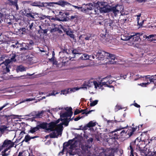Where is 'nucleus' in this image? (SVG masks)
I'll return each mask as SVG.
<instances>
[{"mask_svg": "<svg viewBox=\"0 0 156 156\" xmlns=\"http://www.w3.org/2000/svg\"><path fill=\"white\" fill-rule=\"evenodd\" d=\"M15 143L12 141L11 140L8 139L5 140L3 142L2 145L1 146L2 148L5 147H7L2 151V156H8L9 155L10 151H9L8 153H6V152L10 149L11 148L13 147Z\"/></svg>", "mask_w": 156, "mask_h": 156, "instance_id": "obj_1", "label": "nucleus"}, {"mask_svg": "<svg viewBox=\"0 0 156 156\" xmlns=\"http://www.w3.org/2000/svg\"><path fill=\"white\" fill-rule=\"evenodd\" d=\"M96 5L98 6L99 12L101 13L109 12L110 6L105 5V3L101 2H98Z\"/></svg>", "mask_w": 156, "mask_h": 156, "instance_id": "obj_2", "label": "nucleus"}, {"mask_svg": "<svg viewBox=\"0 0 156 156\" xmlns=\"http://www.w3.org/2000/svg\"><path fill=\"white\" fill-rule=\"evenodd\" d=\"M63 122L57 124V127L55 129V130L58 133V135H62V132L63 130V125L66 126H67L68 125L69 120L67 118L63 119Z\"/></svg>", "mask_w": 156, "mask_h": 156, "instance_id": "obj_3", "label": "nucleus"}, {"mask_svg": "<svg viewBox=\"0 0 156 156\" xmlns=\"http://www.w3.org/2000/svg\"><path fill=\"white\" fill-rule=\"evenodd\" d=\"M46 128V124L44 122H42L38 124H37L36 127H31L30 130L28 131V133L34 134L36 132L39 131L40 129H44Z\"/></svg>", "mask_w": 156, "mask_h": 156, "instance_id": "obj_4", "label": "nucleus"}, {"mask_svg": "<svg viewBox=\"0 0 156 156\" xmlns=\"http://www.w3.org/2000/svg\"><path fill=\"white\" fill-rule=\"evenodd\" d=\"M96 5V3L92 4L91 3H89L86 5H83L82 12L88 14L93 8L95 7Z\"/></svg>", "mask_w": 156, "mask_h": 156, "instance_id": "obj_5", "label": "nucleus"}, {"mask_svg": "<svg viewBox=\"0 0 156 156\" xmlns=\"http://www.w3.org/2000/svg\"><path fill=\"white\" fill-rule=\"evenodd\" d=\"M134 34L131 35V39L134 41H140L143 38L145 37V34L141 33H134Z\"/></svg>", "mask_w": 156, "mask_h": 156, "instance_id": "obj_6", "label": "nucleus"}, {"mask_svg": "<svg viewBox=\"0 0 156 156\" xmlns=\"http://www.w3.org/2000/svg\"><path fill=\"white\" fill-rule=\"evenodd\" d=\"M109 12H112L115 16L120 11H122L123 9L122 5L117 4L114 6L109 7Z\"/></svg>", "mask_w": 156, "mask_h": 156, "instance_id": "obj_7", "label": "nucleus"}, {"mask_svg": "<svg viewBox=\"0 0 156 156\" xmlns=\"http://www.w3.org/2000/svg\"><path fill=\"white\" fill-rule=\"evenodd\" d=\"M107 52L101 50H99L96 52L95 57L98 60H101L102 58L104 59L105 56H107Z\"/></svg>", "mask_w": 156, "mask_h": 156, "instance_id": "obj_8", "label": "nucleus"}, {"mask_svg": "<svg viewBox=\"0 0 156 156\" xmlns=\"http://www.w3.org/2000/svg\"><path fill=\"white\" fill-rule=\"evenodd\" d=\"M52 28L51 29L50 31L51 33H54L57 31L59 34H62V31L60 29V27L59 25H58L55 23H52L51 25Z\"/></svg>", "mask_w": 156, "mask_h": 156, "instance_id": "obj_9", "label": "nucleus"}, {"mask_svg": "<svg viewBox=\"0 0 156 156\" xmlns=\"http://www.w3.org/2000/svg\"><path fill=\"white\" fill-rule=\"evenodd\" d=\"M136 139L133 141L131 142L130 144L129 147H128V150H130L131 155L132 156H136L137 154L136 153H133L134 148H135L136 145Z\"/></svg>", "mask_w": 156, "mask_h": 156, "instance_id": "obj_10", "label": "nucleus"}, {"mask_svg": "<svg viewBox=\"0 0 156 156\" xmlns=\"http://www.w3.org/2000/svg\"><path fill=\"white\" fill-rule=\"evenodd\" d=\"M44 122L46 124L47 127L45 129H45L47 130H50L51 131H53L54 130L56 131L55 130V129H54V128L56 126L57 127V125H56L55 124L54 122H51L48 124L46 122Z\"/></svg>", "mask_w": 156, "mask_h": 156, "instance_id": "obj_11", "label": "nucleus"}, {"mask_svg": "<svg viewBox=\"0 0 156 156\" xmlns=\"http://www.w3.org/2000/svg\"><path fill=\"white\" fill-rule=\"evenodd\" d=\"M80 40L83 41L82 43H84L83 42V40L84 39L85 40H89L92 39L91 34H84L80 35L79 37Z\"/></svg>", "mask_w": 156, "mask_h": 156, "instance_id": "obj_12", "label": "nucleus"}, {"mask_svg": "<svg viewBox=\"0 0 156 156\" xmlns=\"http://www.w3.org/2000/svg\"><path fill=\"white\" fill-rule=\"evenodd\" d=\"M22 47L20 48V51L26 50H31L32 48V44L30 43L29 44L23 43H22Z\"/></svg>", "mask_w": 156, "mask_h": 156, "instance_id": "obj_13", "label": "nucleus"}, {"mask_svg": "<svg viewBox=\"0 0 156 156\" xmlns=\"http://www.w3.org/2000/svg\"><path fill=\"white\" fill-rule=\"evenodd\" d=\"M93 139L92 138H89L86 141V144L85 145V149L86 150H88V149H90L92 146V142H93Z\"/></svg>", "mask_w": 156, "mask_h": 156, "instance_id": "obj_14", "label": "nucleus"}, {"mask_svg": "<svg viewBox=\"0 0 156 156\" xmlns=\"http://www.w3.org/2000/svg\"><path fill=\"white\" fill-rule=\"evenodd\" d=\"M92 85V82H90L89 81H85L83 84L82 85L81 87H79L80 89H87V87L88 88L91 87Z\"/></svg>", "mask_w": 156, "mask_h": 156, "instance_id": "obj_15", "label": "nucleus"}, {"mask_svg": "<svg viewBox=\"0 0 156 156\" xmlns=\"http://www.w3.org/2000/svg\"><path fill=\"white\" fill-rule=\"evenodd\" d=\"M55 4L59 5L62 7H64L65 5H71V4L64 0H60L58 2H55Z\"/></svg>", "mask_w": 156, "mask_h": 156, "instance_id": "obj_16", "label": "nucleus"}, {"mask_svg": "<svg viewBox=\"0 0 156 156\" xmlns=\"http://www.w3.org/2000/svg\"><path fill=\"white\" fill-rule=\"evenodd\" d=\"M100 39L102 42H105L109 41V39H108L107 37L108 35L106 33L105 34L101 33L100 34Z\"/></svg>", "mask_w": 156, "mask_h": 156, "instance_id": "obj_17", "label": "nucleus"}, {"mask_svg": "<svg viewBox=\"0 0 156 156\" xmlns=\"http://www.w3.org/2000/svg\"><path fill=\"white\" fill-rule=\"evenodd\" d=\"M27 69V67H25L22 65L18 66L16 68V70L17 73L25 71Z\"/></svg>", "mask_w": 156, "mask_h": 156, "instance_id": "obj_18", "label": "nucleus"}, {"mask_svg": "<svg viewBox=\"0 0 156 156\" xmlns=\"http://www.w3.org/2000/svg\"><path fill=\"white\" fill-rule=\"evenodd\" d=\"M99 10L98 8V6L96 5L95 7H94L89 12L90 14H98L99 13Z\"/></svg>", "mask_w": 156, "mask_h": 156, "instance_id": "obj_19", "label": "nucleus"}, {"mask_svg": "<svg viewBox=\"0 0 156 156\" xmlns=\"http://www.w3.org/2000/svg\"><path fill=\"white\" fill-rule=\"evenodd\" d=\"M145 37L146 39H147L148 41H152L156 40V35L155 34H151L148 36L145 35Z\"/></svg>", "mask_w": 156, "mask_h": 156, "instance_id": "obj_20", "label": "nucleus"}, {"mask_svg": "<svg viewBox=\"0 0 156 156\" xmlns=\"http://www.w3.org/2000/svg\"><path fill=\"white\" fill-rule=\"evenodd\" d=\"M74 142V139L72 140H69L68 142H64L63 145V147L64 149H67L68 147L69 146V145L73 142Z\"/></svg>", "mask_w": 156, "mask_h": 156, "instance_id": "obj_21", "label": "nucleus"}, {"mask_svg": "<svg viewBox=\"0 0 156 156\" xmlns=\"http://www.w3.org/2000/svg\"><path fill=\"white\" fill-rule=\"evenodd\" d=\"M107 57H106V58L109 59L110 62H111L112 60L114 61L115 59V55H114L110 54L109 53L107 52Z\"/></svg>", "mask_w": 156, "mask_h": 156, "instance_id": "obj_22", "label": "nucleus"}, {"mask_svg": "<svg viewBox=\"0 0 156 156\" xmlns=\"http://www.w3.org/2000/svg\"><path fill=\"white\" fill-rule=\"evenodd\" d=\"M112 133L113 134V136L111 138H109L107 140V142H108V143H110L109 142L112 141V139L116 140L118 139V136H119V135L115 133L114 131L112 132Z\"/></svg>", "mask_w": 156, "mask_h": 156, "instance_id": "obj_23", "label": "nucleus"}, {"mask_svg": "<svg viewBox=\"0 0 156 156\" xmlns=\"http://www.w3.org/2000/svg\"><path fill=\"white\" fill-rule=\"evenodd\" d=\"M80 47H78L77 48L73 49L72 50V53L74 55L81 54Z\"/></svg>", "mask_w": 156, "mask_h": 156, "instance_id": "obj_24", "label": "nucleus"}, {"mask_svg": "<svg viewBox=\"0 0 156 156\" xmlns=\"http://www.w3.org/2000/svg\"><path fill=\"white\" fill-rule=\"evenodd\" d=\"M65 109L67 111L66 112L67 113V114H68L69 117H71L73 114L72 108L71 107H66Z\"/></svg>", "mask_w": 156, "mask_h": 156, "instance_id": "obj_25", "label": "nucleus"}, {"mask_svg": "<svg viewBox=\"0 0 156 156\" xmlns=\"http://www.w3.org/2000/svg\"><path fill=\"white\" fill-rule=\"evenodd\" d=\"M64 14L62 12H60L59 15H58L59 18H58V20L61 21H66V18L64 17H62V16Z\"/></svg>", "mask_w": 156, "mask_h": 156, "instance_id": "obj_26", "label": "nucleus"}, {"mask_svg": "<svg viewBox=\"0 0 156 156\" xmlns=\"http://www.w3.org/2000/svg\"><path fill=\"white\" fill-rule=\"evenodd\" d=\"M10 60L12 62H15L16 61V59L15 58L17 56V55H16L15 53H12V54L10 55Z\"/></svg>", "mask_w": 156, "mask_h": 156, "instance_id": "obj_27", "label": "nucleus"}, {"mask_svg": "<svg viewBox=\"0 0 156 156\" xmlns=\"http://www.w3.org/2000/svg\"><path fill=\"white\" fill-rule=\"evenodd\" d=\"M59 135H58V133L57 132L56 133L54 131L51 133L49 134V136L51 138H57L58 136Z\"/></svg>", "mask_w": 156, "mask_h": 156, "instance_id": "obj_28", "label": "nucleus"}, {"mask_svg": "<svg viewBox=\"0 0 156 156\" xmlns=\"http://www.w3.org/2000/svg\"><path fill=\"white\" fill-rule=\"evenodd\" d=\"M126 34L121 35V40L123 41H127L131 39L130 36H126Z\"/></svg>", "mask_w": 156, "mask_h": 156, "instance_id": "obj_29", "label": "nucleus"}, {"mask_svg": "<svg viewBox=\"0 0 156 156\" xmlns=\"http://www.w3.org/2000/svg\"><path fill=\"white\" fill-rule=\"evenodd\" d=\"M143 145V144L140 145L139 144V143L137 144L136 147V149L140 151H143L144 150V148L145 147L144 146H142Z\"/></svg>", "mask_w": 156, "mask_h": 156, "instance_id": "obj_30", "label": "nucleus"}, {"mask_svg": "<svg viewBox=\"0 0 156 156\" xmlns=\"http://www.w3.org/2000/svg\"><path fill=\"white\" fill-rule=\"evenodd\" d=\"M96 122H93L92 121H90L87 124V126L88 128L94 127L96 126Z\"/></svg>", "mask_w": 156, "mask_h": 156, "instance_id": "obj_31", "label": "nucleus"}, {"mask_svg": "<svg viewBox=\"0 0 156 156\" xmlns=\"http://www.w3.org/2000/svg\"><path fill=\"white\" fill-rule=\"evenodd\" d=\"M69 93H70L72 92H74L78 90H79V88L78 87H74L73 88H68Z\"/></svg>", "mask_w": 156, "mask_h": 156, "instance_id": "obj_32", "label": "nucleus"}, {"mask_svg": "<svg viewBox=\"0 0 156 156\" xmlns=\"http://www.w3.org/2000/svg\"><path fill=\"white\" fill-rule=\"evenodd\" d=\"M12 62L10 59H8L6 60L5 62H3L2 64L1 65H4L5 66H8V65L11 62Z\"/></svg>", "mask_w": 156, "mask_h": 156, "instance_id": "obj_33", "label": "nucleus"}, {"mask_svg": "<svg viewBox=\"0 0 156 156\" xmlns=\"http://www.w3.org/2000/svg\"><path fill=\"white\" fill-rule=\"evenodd\" d=\"M30 140V136L27 135L25 136L24 139L22 141V142L25 141L27 143Z\"/></svg>", "mask_w": 156, "mask_h": 156, "instance_id": "obj_34", "label": "nucleus"}, {"mask_svg": "<svg viewBox=\"0 0 156 156\" xmlns=\"http://www.w3.org/2000/svg\"><path fill=\"white\" fill-rule=\"evenodd\" d=\"M44 113V111L43 110L41 111L40 112H38V113L35 115L36 116L35 117L40 118V116H42Z\"/></svg>", "mask_w": 156, "mask_h": 156, "instance_id": "obj_35", "label": "nucleus"}, {"mask_svg": "<svg viewBox=\"0 0 156 156\" xmlns=\"http://www.w3.org/2000/svg\"><path fill=\"white\" fill-rule=\"evenodd\" d=\"M140 17L137 18V24L140 26H142L143 24L144 20H143L141 22H140Z\"/></svg>", "mask_w": 156, "mask_h": 156, "instance_id": "obj_36", "label": "nucleus"}, {"mask_svg": "<svg viewBox=\"0 0 156 156\" xmlns=\"http://www.w3.org/2000/svg\"><path fill=\"white\" fill-rule=\"evenodd\" d=\"M66 34L69 36V37L72 38L74 39L75 37L74 35L73 34L71 33V32L68 30L66 31Z\"/></svg>", "mask_w": 156, "mask_h": 156, "instance_id": "obj_37", "label": "nucleus"}, {"mask_svg": "<svg viewBox=\"0 0 156 156\" xmlns=\"http://www.w3.org/2000/svg\"><path fill=\"white\" fill-rule=\"evenodd\" d=\"M101 84H102V86H105V87H107L110 88H114V87H113V86L112 85H108V84L107 83L105 82H102L101 83Z\"/></svg>", "mask_w": 156, "mask_h": 156, "instance_id": "obj_38", "label": "nucleus"}, {"mask_svg": "<svg viewBox=\"0 0 156 156\" xmlns=\"http://www.w3.org/2000/svg\"><path fill=\"white\" fill-rule=\"evenodd\" d=\"M27 60L28 63L30 64H31V61L33 60V58L32 57H30L29 56H27Z\"/></svg>", "mask_w": 156, "mask_h": 156, "instance_id": "obj_39", "label": "nucleus"}, {"mask_svg": "<svg viewBox=\"0 0 156 156\" xmlns=\"http://www.w3.org/2000/svg\"><path fill=\"white\" fill-rule=\"evenodd\" d=\"M98 100H95L91 103H90V106H94L96 105L98 102Z\"/></svg>", "mask_w": 156, "mask_h": 156, "instance_id": "obj_40", "label": "nucleus"}, {"mask_svg": "<svg viewBox=\"0 0 156 156\" xmlns=\"http://www.w3.org/2000/svg\"><path fill=\"white\" fill-rule=\"evenodd\" d=\"M78 18V16L76 15H75L73 16H71L70 17V18L69 19L71 21H73L75 19L76 20Z\"/></svg>", "mask_w": 156, "mask_h": 156, "instance_id": "obj_41", "label": "nucleus"}, {"mask_svg": "<svg viewBox=\"0 0 156 156\" xmlns=\"http://www.w3.org/2000/svg\"><path fill=\"white\" fill-rule=\"evenodd\" d=\"M149 76H150L148 75L145 76L146 79H148L150 82H153L154 83H156V79L153 78H151L150 77H147Z\"/></svg>", "mask_w": 156, "mask_h": 156, "instance_id": "obj_42", "label": "nucleus"}, {"mask_svg": "<svg viewBox=\"0 0 156 156\" xmlns=\"http://www.w3.org/2000/svg\"><path fill=\"white\" fill-rule=\"evenodd\" d=\"M74 142H73L70 145H69V148L71 150H72V149H73L75 147V142H76L75 141H74Z\"/></svg>", "mask_w": 156, "mask_h": 156, "instance_id": "obj_43", "label": "nucleus"}, {"mask_svg": "<svg viewBox=\"0 0 156 156\" xmlns=\"http://www.w3.org/2000/svg\"><path fill=\"white\" fill-rule=\"evenodd\" d=\"M60 117L61 118H64L67 117H69L68 114H67V113L65 112L60 115Z\"/></svg>", "mask_w": 156, "mask_h": 156, "instance_id": "obj_44", "label": "nucleus"}, {"mask_svg": "<svg viewBox=\"0 0 156 156\" xmlns=\"http://www.w3.org/2000/svg\"><path fill=\"white\" fill-rule=\"evenodd\" d=\"M69 89H68V88L67 89L62 90L61 91V92L62 93V94L64 95L65 94H67L69 93Z\"/></svg>", "mask_w": 156, "mask_h": 156, "instance_id": "obj_45", "label": "nucleus"}, {"mask_svg": "<svg viewBox=\"0 0 156 156\" xmlns=\"http://www.w3.org/2000/svg\"><path fill=\"white\" fill-rule=\"evenodd\" d=\"M25 15L27 17H31L33 18H34V16L32 15V13H25Z\"/></svg>", "mask_w": 156, "mask_h": 156, "instance_id": "obj_46", "label": "nucleus"}, {"mask_svg": "<svg viewBox=\"0 0 156 156\" xmlns=\"http://www.w3.org/2000/svg\"><path fill=\"white\" fill-rule=\"evenodd\" d=\"M58 93V92H56L55 93V91H53L52 92L49 93L48 94L47 96H50L55 95L56 94H57Z\"/></svg>", "mask_w": 156, "mask_h": 156, "instance_id": "obj_47", "label": "nucleus"}, {"mask_svg": "<svg viewBox=\"0 0 156 156\" xmlns=\"http://www.w3.org/2000/svg\"><path fill=\"white\" fill-rule=\"evenodd\" d=\"M11 3H12V4L16 6V9H18V6L17 4V2H13L12 1H11Z\"/></svg>", "mask_w": 156, "mask_h": 156, "instance_id": "obj_48", "label": "nucleus"}, {"mask_svg": "<svg viewBox=\"0 0 156 156\" xmlns=\"http://www.w3.org/2000/svg\"><path fill=\"white\" fill-rule=\"evenodd\" d=\"M73 6L76 9H77L79 10H80L82 12V9H83V5L81 7H78V6L74 5H73Z\"/></svg>", "mask_w": 156, "mask_h": 156, "instance_id": "obj_49", "label": "nucleus"}, {"mask_svg": "<svg viewBox=\"0 0 156 156\" xmlns=\"http://www.w3.org/2000/svg\"><path fill=\"white\" fill-rule=\"evenodd\" d=\"M93 83L94 85V86L95 88L97 89L98 87V84L97 83V82L95 80H94L92 82V83Z\"/></svg>", "mask_w": 156, "mask_h": 156, "instance_id": "obj_50", "label": "nucleus"}, {"mask_svg": "<svg viewBox=\"0 0 156 156\" xmlns=\"http://www.w3.org/2000/svg\"><path fill=\"white\" fill-rule=\"evenodd\" d=\"M83 56H84L83 57V56H81L80 58L81 59H83V60H86L87 59H88L87 57L88 56L87 55H86L85 54L83 55Z\"/></svg>", "mask_w": 156, "mask_h": 156, "instance_id": "obj_51", "label": "nucleus"}, {"mask_svg": "<svg viewBox=\"0 0 156 156\" xmlns=\"http://www.w3.org/2000/svg\"><path fill=\"white\" fill-rule=\"evenodd\" d=\"M149 84L148 82L146 83H140V84H139V85L143 87H146L147 85H148Z\"/></svg>", "mask_w": 156, "mask_h": 156, "instance_id": "obj_52", "label": "nucleus"}, {"mask_svg": "<svg viewBox=\"0 0 156 156\" xmlns=\"http://www.w3.org/2000/svg\"><path fill=\"white\" fill-rule=\"evenodd\" d=\"M59 27H60V29H62L64 32H66V31H67L68 30H67V29L65 28L61 24L59 25Z\"/></svg>", "mask_w": 156, "mask_h": 156, "instance_id": "obj_53", "label": "nucleus"}, {"mask_svg": "<svg viewBox=\"0 0 156 156\" xmlns=\"http://www.w3.org/2000/svg\"><path fill=\"white\" fill-rule=\"evenodd\" d=\"M63 120L64 119H59L57 120L54 121V122L56 125H57V124L59 122L60 120L61 121H63Z\"/></svg>", "mask_w": 156, "mask_h": 156, "instance_id": "obj_54", "label": "nucleus"}, {"mask_svg": "<svg viewBox=\"0 0 156 156\" xmlns=\"http://www.w3.org/2000/svg\"><path fill=\"white\" fill-rule=\"evenodd\" d=\"M80 113V110L78 109H76L74 112V115H76Z\"/></svg>", "mask_w": 156, "mask_h": 156, "instance_id": "obj_55", "label": "nucleus"}, {"mask_svg": "<svg viewBox=\"0 0 156 156\" xmlns=\"http://www.w3.org/2000/svg\"><path fill=\"white\" fill-rule=\"evenodd\" d=\"M67 48H61V51L64 53H67Z\"/></svg>", "mask_w": 156, "mask_h": 156, "instance_id": "obj_56", "label": "nucleus"}, {"mask_svg": "<svg viewBox=\"0 0 156 156\" xmlns=\"http://www.w3.org/2000/svg\"><path fill=\"white\" fill-rule=\"evenodd\" d=\"M134 132L132 130L130 132H128V134L129 135V137H130L132 136L134 134Z\"/></svg>", "mask_w": 156, "mask_h": 156, "instance_id": "obj_57", "label": "nucleus"}, {"mask_svg": "<svg viewBox=\"0 0 156 156\" xmlns=\"http://www.w3.org/2000/svg\"><path fill=\"white\" fill-rule=\"evenodd\" d=\"M83 117V116L80 117V116H79L78 117L75 118L74 119V120L75 121H76L80 119L81 118H82Z\"/></svg>", "mask_w": 156, "mask_h": 156, "instance_id": "obj_58", "label": "nucleus"}, {"mask_svg": "<svg viewBox=\"0 0 156 156\" xmlns=\"http://www.w3.org/2000/svg\"><path fill=\"white\" fill-rule=\"evenodd\" d=\"M115 109L116 110V111H118L120 109H122V108L120 106L117 105L116 106Z\"/></svg>", "mask_w": 156, "mask_h": 156, "instance_id": "obj_59", "label": "nucleus"}, {"mask_svg": "<svg viewBox=\"0 0 156 156\" xmlns=\"http://www.w3.org/2000/svg\"><path fill=\"white\" fill-rule=\"evenodd\" d=\"M26 133L25 131L24 130H23L21 131L20 134V137H21L22 136H23V135Z\"/></svg>", "mask_w": 156, "mask_h": 156, "instance_id": "obj_60", "label": "nucleus"}, {"mask_svg": "<svg viewBox=\"0 0 156 156\" xmlns=\"http://www.w3.org/2000/svg\"><path fill=\"white\" fill-rule=\"evenodd\" d=\"M9 104L8 103H6L3 106L0 107V112L2 109L3 108L5 107L6 106Z\"/></svg>", "mask_w": 156, "mask_h": 156, "instance_id": "obj_61", "label": "nucleus"}, {"mask_svg": "<svg viewBox=\"0 0 156 156\" xmlns=\"http://www.w3.org/2000/svg\"><path fill=\"white\" fill-rule=\"evenodd\" d=\"M25 28H20V29L19 30V31H20V32H21V31H22V33H21V34H23V32H25Z\"/></svg>", "mask_w": 156, "mask_h": 156, "instance_id": "obj_62", "label": "nucleus"}, {"mask_svg": "<svg viewBox=\"0 0 156 156\" xmlns=\"http://www.w3.org/2000/svg\"><path fill=\"white\" fill-rule=\"evenodd\" d=\"M88 126H87V124L85 125L84 126H83V128H81L80 129H82V130H86L87 129Z\"/></svg>", "mask_w": 156, "mask_h": 156, "instance_id": "obj_63", "label": "nucleus"}, {"mask_svg": "<svg viewBox=\"0 0 156 156\" xmlns=\"http://www.w3.org/2000/svg\"><path fill=\"white\" fill-rule=\"evenodd\" d=\"M5 69H6V71L7 72H9L10 71V70L9 69V66H5Z\"/></svg>", "mask_w": 156, "mask_h": 156, "instance_id": "obj_64", "label": "nucleus"}]
</instances>
